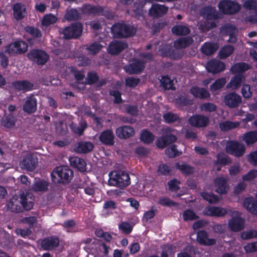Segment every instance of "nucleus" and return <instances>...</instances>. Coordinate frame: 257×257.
Wrapping results in <instances>:
<instances>
[{"label":"nucleus","mask_w":257,"mask_h":257,"mask_svg":"<svg viewBox=\"0 0 257 257\" xmlns=\"http://www.w3.org/2000/svg\"><path fill=\"white\" fill-rule=\"evenodd\" d=\"M99 7L101 8V10L97 15L104 16L108 20H112L114 18V13L110 9L102 6H99Z\"/></svg>","instance_id":"052dcab7"},{"label":"nucleus","mask_w":257,"mask_h":257,"mask_svg":"<svg viewBox=\"0 0 257 257\" xmlns=\"http://www.w3.org/2000/svg\"><path fill=\"white\" fill-rule=\"evenodd\" d=\"M180 181L174 178L167 182L169 190L172 192H176L180 189L179 184Z\"/></svg>","instance_id":"680f3d73"},{"label":"nucleus","mask_w":257,"mask_h":257,"mask_svg":"<svg viewBox=\"0 0 257 257\" xmlns=\"http://www.w3.org/2000/svg\"><path fill=\"white\" fill-rule=\"evenodd\" d=\"M219 11L225 15H233L241 9L240 5L231 0H222L218 4Z\"/></svg>","instance_id":"423d86ee"},{"label":"nucleus","mask_w":257,"mask_h":257,"mask_svg":"<svg viewBox=\"0 0 257 257\" xmlns=\"http://www.w3.org/2000/svg\"><path fill=\"white\" fill-rule=\"evenodd\" d=\"M135 131L133 127L129 125L120 126L116 128L115 134L116 136L121 139H127L133 137Z\"/></svg>","instance_id":"4be33fe9"},{"label":"nucleus","mask_w":257,"mask_h":257,"mask_svg":"<svg viewBox=\"0 0 257 257\" xmlns=\"http://www.w3.org/2000/svg\"><path fill=\"white\" fill-rule=\"evenodd\" d=\"M87 124L86 121L81 122L80 126H77V124L74 122H72L70 124V127L72 131L74 133L78 134L79 136L83 135L85 129L87 127Z\"/></svg>","instance_id":"de8ad7c7"},{"label":"nucleus","mask_w":257,"mask_h":257,"mask_svg":"<svg viewBox=\"0 0 257 257\" xmlns=\"http://www.w3.org/2000/svg\"><path fill=\"white\" fill-rule=\"evenodd\" d=\"M34 202L31 197L29 198V195L23 193L20 195V201L16 199H11L8 203L7 206L11 212L20 213L24 210L29 211L34 206Z\"/></svg>","instance_id":"f03ea898"},{"label":"nucleus","mask_w":257,"mask_h":257,"mask_svg":"<svg viewBox=\"0 0 257 257\" xmlns=\"http://www.w3.org/2000/svg\"><path fill=\"white\" fill-rule=\"evenodd\" d=\"M206 69L208 72L216 74L224 71L225 69V65L220 61L211 59L208 61Z\"/></svg>","instance_id":"f3484780"},{"label":"nucleus","mask_w":257,"mask_h":257,"mask_svg":"<svg viewBox=\"0 0 257 257\" xmlns=\"http://www.w3.org/2000/svg\"><path fill=\"white\" fill-rule=\"evenodd\" d=\"M189 124L197 128L207 126L209 123V118L208 116L201 114H194L188 119Z\"/></svg>","instance_id":"9b49d317"},{"label":"nucleus","mask_w":257,"mask_h":257,"mask_svg":"<svg viewBox=\"0 0 257 257\" xmlns=\"http://www.w3.org/2000/svg\"><path fill=\"white\" fill-rule=\"evenodd\" d=\"M52 181L55 184H67L73 176V172L67 166L56 167L51 173Z\"/></svg>","instance_id":"7ed1b4c3"},{"label":"nucleus","mask_w":257,"mask_h":257,"mask_svg":"<svg viewBox=\"0 0 257 257\" xmlns=\"http://www.w3.org/2000/svg\"><path fill=\"white\" fill-rule=\"evenodd\" d=\"M37 163V158H34L32 154H29L24 156L20 163V166L23 169L32 171L35 169Z\"/></svg>","instance_id":"ddd939ff"},{"label":"nucleus","mask_w":257,"mask_h":257,"mask_svg":"<svg viewBox=\"0 0 257 257\" xmlns=\"http://www.w3.org/2000/svg\"><path fill=\"white\" fill-rule=\"evenodd\" d=\"M128 47L125 42L121 41H114L110 42L108 47L109 53L112 55H117Z\"/></svg>","instance_id":"aec40b11"},{"label":"nucleus","mask_w":257,"mask_h":257,"mask_svg":"<svg viewBox=\"0 0 257 257\" xmlns=\"http://www.w3.org/2000/svg\"><path fill=\"white\" fill-rule=\"evenodd\" d=\"M250 68L249 65L245 62H238L234 64L231 67V71L232 73L242 74Z\"/></svg>","instance_id":"ea45409f"},{"label":"nucleus","mask_w":257,"mask_h":257,"mask_svg":"<svg viewBox=\"0 0 257 257\" xmlns=\"http://www.w3.org/2000/svg\"><path fill=\"white\" fill-rule=\"evenodd\" d=\"M229 229L233 232H239L245 227V220L240 216L232 217L228 222Z\"/></svg>","instance_id":"2eb2a0df"},{"label":"nucleus","mask_w":257,"mask_h":257,"mask_svg":"<svg viewBox=\"0 0 257 257\" xmlns=\"http://www.w3.org/2000/svg\"><path fill=\"white\" fill-rule=\"evenodd\" d=\"M140 82V79L133 77H128L125 79V85L126 87L135 88Z\"/></svg>","instance_id":"338daca9"},{"label":"nucleus","mask_w":257,"mask_h":257,"mask_svg":"<svg viewBox=\"0 0 257 257\" xmlns=\"http://www.w3.org/2000/svg\"><path fill=\"white\" fill-rule=\"evenodd\" d=\"M159 51L163 57H168L175 60L181 59L183 55V52L176 49H173L170 44L163 45Z\"/></svg>","instance_id":"6e6552de"},{"label":"nucleus","mask_w":257,"mask_h":257,"mask_svg":"<svg viewBox=\"0 0 257 257\" xmlns=\"http://www.w3.org/2000/svg\"><path fill=\"white\" fill-rule=\"evenodd\" d=\"M141 140L145 144H150L155 139V135L147 130H143L140 136Z\"/></svg>","instance_id":"49530a36"},{"label":"nucleus","mask_w":257,"mask_h":257,"mask_svg":"<svg viewBox=\"0 0 257 257\" xmlns=\"http://www.w3.org/2000/svg\"><path fill=\"white\" fill-rule=\"evenodd\" d=\"M81 12L88 15H97L101 12V8L99 6H95L90 4H84L80 9Z\"/></svg>","instance_id":"e433bc0d"},{"label":"nucleus","mask_w":257,"mask_h":257,"mask_svg":"<svg viewBox=\"0 0 257 257\" xmlns=\"http://www.w3.org/2000/svg\"><path fill=\"white\" fill-rule=\"evenodd\" d=\"M190 92L195 98L201 99H207L210 96L209 92L205 88L196 86L192 87Z\"/></svg>","instance_id":"c756f323"},{"label":"nucleus","mask_w":257,"mask_h":257,"mask_svg":"<svg viewBox=\"0 0 257 257\" xmlns=\"http://www.w3.org/2000/svg\"><path fill=\"white\" fill-rule=\"evenodd\" d=\"M240 237L244 240L256 238L257 231L255 230H249L248 231H243L240 235Z\"/></svg>","instance_id":"774afa93"},{"label":"nucleus","mask_w":257,"mask_h":257,"mask_svg":"<svg viewBox=\"0 0 257 257\" xmlns=\"http://www.w3.org/2000/svg\"><path fill=\"white\" fill-rule=\"evenodd\" d=\"M168 7L159 4H153L149 10V15L153 18H159L164 16L168 11Z\"/></svg>","instance_id":"dca6fc26"},{"label":"nucleus","mask_w":257,"mask_h":257,"mask_svg":"<svg viewBox=\"0 0 257 257\" xmlns=\"http://www.w3.org/2000/svg\"><path fill=\"white\" fill-rule=\"evenodd\" d=\"M12 9L14 17L18 21L24 19L27 14L26 5L22 3H17L14 4Z\"/></svg>","instance_id":"393cba45"},{"label":"nucleus","mask_w":257,"mask_h":257,"mask_svg":"<svg viewBox=\"0 0 257 257\" xmlns=\"http://www.w3.org/2000/svg\"><path fill=\"white\" fill-rule=\"evenodd\" d=\"M201 196L204 200L211 204L217 203L219 201L218 197L212 193L203 192L201 193Z\"/></svg>","instance_id":"6e6d98bb"},{"label":"nucleus","mask_w":257,"mask_h":257,"mask_svg":"<svg viewBox=\"0 0 257 257\" xmlns=\"http://www.w3.org/2000/svg\"><path fill=\"white\" fill-rule=\"evenodd\" d=\"M216 160L213 162L214 165L225 166L231 163L229 157L223 153H218L216 155Z\"/></svg>","instance_id":"37998d69"},{"label":"nucleus","mask_w":257,"mask_h":257,"mask_svg":"<svg viewBox=\"0 0 257 257\" xmlns=\"http://www.w3.org/2000/svg\"><path fill=\"white\" fill-rule=\"evenodd\" d=\"M219 46L217 43L205 42L201 46V52L205 55L209 56L213 54L218 49Z\"/></svg>","instance_id":"473e14b6"},{"label":"nucleus","mask_w":257,"mask_h":257,"mask_svg":"<svg viewBox=\"0 0 257 257\" xmlns=\"http://www.w3.org/2000/svg\"><path fill=\"white\" fill-rule=\"evenodd\" d=\"M201 15L207 20H217L220 18L218 13L214 7L207 6L201 11Z\"/></svg>","instance_id":"c85d7f7f"},{"label":"nucleus","mask_w":257,"mask_h":257,"mask_svg":"<svg viewBox=\"0 0 257 257\" xmlns=\"http://www.w3.org/2000/svg\"><path fill=\"white\" fill-rule=\"evenodd\" d=\"M184 250L187 252H180L177 254V257H192L191 254H196L198 251V249L193 245H188Z\"/></svg>","instance_id":"603ef678"},{"label":"nucleus","mask_w":257,"mask_h":257,"mask_svg":"<svg viewBox=\"0 0 257 257\" xmlns=\"http://www.w3.org/2000/svg\"><path fill=\"white\" fill-rule=\"evenodd\" d=\"M177 137L173 134L166 135L159 137L156 141V145L159 149H163L175 142Z\"/></svg>","instance_id":"a211bd4d"},{"label":"nucleus","mask_w":257,"mask_h":257,"mask_svg":"<svg viewBox=\"0 0 257 257\" xmlns=\"http://www.w3.org/2000/svg\"><path fill=\"white\" fill-rule=\"evenodd\" d=\"M145 69V63L140 60H136L125 67L126 72L130 74H139Z\"/></svg>","instance_id":"5701e85b"},{"label":"nucleus","mask_w":257,"mask_h":257,"mask_svg":"<svg viewBox=\"0 0 257 257\" xmlns=\"http://www.w3.org/2000/svg\"><path fill=\"white\" fill-rule=\"evenodd\" d=\"M37 108V100L33 93L27 96L23 105V110L28 114L36 112Z\"/></svg>","instance_id":"9d476101"},{"label":"nucleus","mask_w":257,"mask_h":257,"mask_svg":"<svg viewBox=\"0 0 257 257\" xmlns=\"http://www.w3.org/2000/svg\"><path fill=\"white\" fill-rule=\"evenodd\" d=\"M234 48L232 45H227L222 47L219 51V56L221 59H224L230 56L234 52Z\"/></svg>","instance_id":"c03bdc74"},{"label":"nucleus","mask_w":257,"mask_h":257,"mask_svg":"<svg viewBox=\"0 0 257 257\" xmlns=\"http://www.w3.org/2000/svg\"><path fill=\"white\" fill-rule=\"evenodd\" d=\"M239 125L238 121L227 120L220 123L219 127L222 131L227 132L238 127Z\"/></svg>","instance_id":"a18cd8bd"},{"label":"nucleus","mask_w":257,"mask_h":257,"mask_svg":"<svg viewBox=\"0 0 257 257\" xmlns=\"http://www.w3.org/2000/svg\"><path fill=\"white\" fill-rule=\"evenodd\" d=\"M58 21L56 16L52 14L45 15L42 20L41 24L43 26L48 27L51 25L56 23Z\"/></svg>","instance_id":"8fccbe9b"},{"label":"nucleus","mask_w":257,"mask_h":257,"mask_svg":"<svg viewBox=\"0 0 257 257\" xmlns=\"http://www.w3.org/2000/svg\"><path fill=\"white\" fill-rule=\"evenodd\" d=\"M28 59L39 65L45 64L49 59L48 54L40 49H33L27 54Z\"/></svg>","instance_id":"0eeeda50"},{"label":"nucleus","mask_w":257,"mask_h":257,"mask_svg":"<svg viewBox=\"0 0 257 257\" xmlns=\"http://www.w3.org/2000/svg\"><path fill=\"white\" fill-rule=\"evenodd\" d=\"M226 151L229 154L240 157L244 154L245 148L243 145L238 142L230 141L226 145Z\"/></svg>","instance_id":"1a4fd4ad"},{"label":"nucleus","mask_w":257,"mask_h":257,"mask_svg":"<svg viewBox=\"0 0 257 257\" xmlns=\"http://www.w3.org/2000/svg\"><path fill=\"white\" fill-rule=\"evenodd\" d=\"M163 117L164 121L168 123H173L176 121L180 120V118L176 114H174L172 112H168L163 114Z\"/></svg>","instance_id":"bf43d9fd"},{"label":"nucleus","mask_w":257,"mask_h":257,"mask_svg":"<svg viewBox=\"0 0 257 257\" xmlns=\"http://www.w3.org/2000/svg\"><path fill=\"white\" fill-rule=\"evenodd\" d=\"M243 206L249 212L253 215H257V200L251 198H246L243 201Z\"/></svg>","instance_id":"f704fd0d"},{"label":"nucleus","mask_w":257,"mask_h":257,"mask_svg":"<svg viewBox=\"0 0 257 257\" xmlns=\"http://www.w3.org/2000/svg\"><path fill=\"white\" fill-rule=\"evenodd\" d=\"M171 168L166 164L159 165L157 173L159 175L168 176L170 175Z\"/></svg>","instance_id":"e2e57ef3"},{"label":"nucleus","mask_w":257,"mask_h":257,"mask_svg":"<svg viewBox=\"0 0 257 257\" xmlns=\"http://www.w3.org/2000/svg\"><path fill=\"white\" fill-rule=\"evenodd\" d=\"M227 180L223 177H218L214 180L215 191L219 194H225L229 190Z\"/></svg>","instance_id":"b1692460"},{"label":"nucleus","mask_w":257,"mask_h":257,"mask_svg":"<svg viewBox=\"0 0 257 257\" xmlns=\"http://www.w3.org/2000/svg\"><path fill=\"white\" fill-rule=\"evenodd\" d=\"M16 47V50L19 54H22L25 53L28 50L27 43L23 41H17L14 42V46Z\"/></svg>","instance_id":"13d9d810"},{"label":"nucleus","mask_w":257,"mask_h":257,"mask_svg":"<svg viewBox=\"0 0 257 257\" xmlns=\"http://www.w3.org/2000/svg\"><path fill=\"white\" fill-rule=\"evenodd\" d=\"M226 80L225 78H220L217 79L210 86V89L211 91L214 92L221 89L226 84Z\"/></svg>","instance_id":"5fc2aeb1"},{"label":"nucleus","mask_w":257,"mask_h":257,"mask_svg":"<svg viewBox=\"0 0 257 257\" xmlns=\"http://www.w3.org/2000/svg\"><path fill=\"white\" fill-rule=\"evenodd\" d=\"M94 148L93 144L88 141H81L78 143L76 151L80 153L86 154L91 152Z\"/></svg>","instance_id":"4c0bfd02"},{"label":"nucleus","mask_w":257,"mask_h":257,"mask_svg":"<svg viewBox=\"0 0 257 257\" xmlns=\"http://www.w3.org/2000/svg\"><path fill=\"white\" fill-rule=\"evenodd\" d=\"M227 213L226 209L219 207L207 206L204 209V214L209 216L222 217Z\"/></svg>","instance_id":"cd10ccee"},{"label":"nucleus","mask_w":257,"mask_h":257,"mask_svg":"<svg viewBox=\"0 0 257 257\" xmlns=\"http://www.w3.org/2000/svg\"><path fill=\"white\" fill-rule=\"evenodd\" d=\"M49 183L44 180H38L34 182L32 189L34 192H45L48 190Z\"/></svg>","instance_id":"58836bf2"},{"label":"nucleus","mask_w":257,"mask_h":257,"mask_svg":"<svg viewBox=\"0 0 257 257\" xmlns=\"http://www.w3.org/2000/svg\"><path fill=\"white\" fill-rule=\"evenodd\" d=\"M99 80V76L97 73L94 71H89L87 73V77L85 79L86 83L89 85L96 83Z\"/></svg>","instance_id":"4d7b16f0"},{"label":"nucleus","mask_w":257,"mask_h":257,"mask_svg":"<svg viewBox=\"0 0 257 257\" xmlns=\"http://www.w3.org/2000/svg\"><path fill=\"white\" fill-rule=\"evenodd\" d=\"M60 240L57 236H51L44 238L41 242V247L44 250H51L58 247Z\"/></svg>","instance_id":"412c9836"},{"label":"nucleus","mask_w":257,"mask_h":257,"mask_svg":"<svg viewBox=\"0 0 257 257\" xmlns=\"http://www.w3.org/2000/svg\"><path fill=\"white\" fill-rule=\"evenodd\" d=\"M24 30L35 39H39L42 36L41 31L34 26H27L25 27Z\"/></svg>","instance_id":"09e8293b"},{"label":"nucleus","mask_w":257,"mask_h":257,"mask_svg":"<svg viewBox=\"0 0 257 257\" xmlns=\"http://www.w3.org/2000/svg\"><path fill=\"white\" fill-rule=\"evenodd\" d=\"M165 154L169 158H174L180 156L182 152L178 150L176 145H172L166 149Z\"/></svg>","instance_id":"3c124183"},{"label":"nucleus","mask_w":257,"mask_h":257,"mask_svg":"<svg viewBox=\"0 0 257 257\" xmlns=\"http://www.w3.org/2000/svg\"><path fill=\"white\" fill-rule=\"evenodd\" d=\"M108 184L124 188L131 184V179L128 173L124 171H111L109 173Z\"/></svg>","instance_id":"20e7f679"},{"label":"nucleus","mask_w":257,"mask_h":257,"mask_svg":"<svg viewBox=\"0 0 257 257\" xmlns=\"http://www.w3.org/2000/svg\"><path fill=\"white\" fill-rule=\"evenodd\" d=\"M200 109L202 111L212 112L216 111L217 106L212 102H205L200 106Z\"/></svg>","instance_id":"69168bd1"},{"label":"nucleus","mask_w":257,"mask_h":257,"mask_svg":"<svg viewBox=\"0 0 257 257\" xmlns=\"http://www.w3.org/2000/svg\"><path fill=\"white\" fill-rule=\"evenodd\" d=\"M137 30L135 25L122 21L114 23L111 28V32L114 38H128L134 37Z\"/></svg>","instance_id":"f257e3e1"},{"label":"nucleus","mask_w":257,"mask_h":257,"mask_svg":"<svg viewBox=\"0 0 257 257\" xmlns=\"http://www.w3.org/2000/svg\"><path fill=\"white\" fill-rule=\"evenodd\" d=\"M241 96L235 92H229L224 97L225 104L229 108H237L241 103Z\"/></svg>","instance_id":"f8f14e48"},{"label":"nucleus","mask_w":257,"mask_h":257,"mask_svg":"<svg viewBox=\"0 0 257 257\" xmlns=\"http://www.w3.org/2000/svg\"><path fill=\"white\" fill-rule=\"evenodd\" d=\"M83 25L79 22H75L64 28L62 32L64 38L67 40L78 39L82 34Z\"/></svg>","instance_id":"39448f33"},{"label":"nucleus","mask_w":257,"mask_h":257,"mask_svg":"<svg viewBox=\"0 0 257 257\" xmlns=\"http://www.w3.org/2000/svg\"><path fill=\"white\" fill-rule=\"evenodd\" d=\"M171 31L173 34L176 36H187L191 32L190 28L184 25H176L174 26Z\"/></svg>","instance_id":"c9c22d12"},{"label":"nucleus","mask_w":257,"mask_h":257,"mask_svg":"<svg viewBox=\"0 0 257 257\" xmlns=\"http://www.w3.org/2000/svg\"><path fill=\"white\" fill-rule=\"evenodd\" d=\"M65 18L68 21L78 20L81 17V14L76 9L67 10Z\"/></svg>","instance_id":"a19ab883"},{"label":"nucleus","mask_w":257,"mask_h":257,"mask_svg":"<svg viewBox=\"0 0 257 257\" xmlns=\"http://www.w3.org/2000/svg\"><path fill=\"white\" fill-rule=\"evenodd\" d=\"M176 168L179 170L182 174L185 176L192 175L194 172V168L190 165L183 163L180 164L177 163L175 165Z\"/></svg>","instance_id":"79ce46f5"},{"label":"nucleus","mask_w":257,"mask_h":257,"mask_svg":"<svg viewBox=\"0 0 257 257\" xmlns=\"http://www.w3.org/2000/svg\"><path fill=\"white\" fill-rule=\"evenodd\" d=\"M196 240L200 245L205 246H212L216 243L215 239L209 238L207 232L204 230L198 231Z\"/></svg>","instance_id":"6ab92c4d"},{"label":"nucleus","mask_w":257,"mask_h":257,"mask_svg":"<svg viewBox=\"0 0 257 257\" xmlns=\"http://www.w3.org/2000/svg\"><path fill=\"white\" fill-rule=\"evenodd\" d=\"M102 144L112 146L114 144V136L111 130L107 129L102 132L99 137Z\"/></svg>","instance_id":"a878e982"},{"label":"nucleus","mask_w":257,"mask_h":257,"mask_svg":"<svg viewBox=\"0 0 257 257\" xmlns=\"http://www.w3.org/2000/svg\"><path fill=\"white\" fill-rule=\"evenodd\" d=\"M198 218V216L191 209L185 210L183 213V218L185 221L194 220Z\"/></svg>","instance_id":"0e129e2a"},{"label":"nucleus","mask_w":257,"mask_h":257,"mask_svg":"<svg viewBox=\"0 0 257 257\" xmlns=\"http://www.w3.org/2000/svg\"><path fill=\"white\" fill-rule=\"evenodd\" d=\"M245 76L242 74H236L231 78L226 87L227 88H231L234 90L237 89L245 82Z\"/></svg>","instance_id":"bb28decb"},{"label":"nucleus","mask_w":257,"mask_h":257,"mask_svg":"<svg viewBox=\"0 0 257 257\" xmlns=\"http://www.w3.org/2000/svg\"><path fill=\"white\" fill-rule=\"evenodd\" d=\"M243 140L247 145L253 144L257 142V131H250L244 135Z\"/></svg>","instance_id":"864d4df0"},{"label":"nucleus","mask_w":257,"mask_h":257,"mask_svg":"<svg viewBox=\"0 0 257 257\" xmlns=\"http://www.w3.org/2000/svg\"><path fill=\"white\" fill-rule=\"evenodd\" d=\"M71 166L77 169L80 172H84L86 169V163L85 160L78 157H70L69 159Z\"/></svg>","instance_id":"2f4dec72"},{"label":"nucleus","mask_w":257,"mask_h":257,"mask_svg":"<svg viewBox=\"0 0 257 257\" xmlns=\"http://www.w3.org/2000/svg\"><path fill=\"white\" fill-rule=\"evenodd\" d=\"M17 118L13 113H10L1 119V125L5 128H12L15 126Z\"/></svg>","instance_id":"72a5a7b5"},{"label":"nucleus","mask_w":257,"mask_h":257,"mask_svg":"<svg viewBox=\"0 0 257 257\" xmlns=\"http://www.w3.org/2000/svg\"><path fill=\"white\" fill-rule=\"evenodd\" d=\"M12 88L18 91L26 92L34 89V84L27 80H16L12 82Z\"/></svg>","instance_id":"4468645a"},{"label":"nucleus","mask_w":257,"mask_h":257,"mask_svg":"<svg viewBox=\"0 0 257 257\" xmlns=\"http://www.w3.org/2000/svg\"><path fill=\"white\" fill-rule=\"evenodd\" d=\"M194 41L190 36L181 37L174 42V47L176 50L184 49L191 46Z\"/></svg>","instance_id":"7c9ffc66"}]
</instances>
